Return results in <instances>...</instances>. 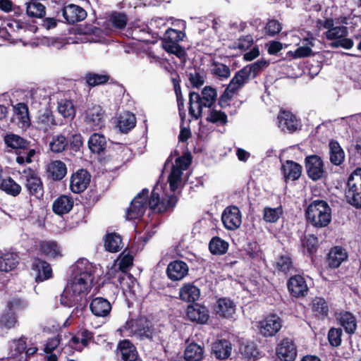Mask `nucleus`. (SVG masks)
I'll list each match as a JSON object with an SVG mask.
<instances>
[{
    "label": "nucleus",
    "mask_w": 361,
    "mask_h": 361,
    "mask_svg": "<svg viewBox=\"0 0 361 361\" xmlns=\"http://www.w3.org/2000/svg\"><path fill=\"white\" fill-rule=\"evenodd\" d=\"M136 118L130 112H125L120 115L118 126L123 133H127L135 126Z\"/></svg>",
    "instance_id": "nucleus-42"
},
{
    "label": "nucleus",
    "mask_w": 361,
    "mask_h": 361,
    "mask_svg": "<svg viewBox=\"0 0 361 361\" xmlns=\"http://www.w3.org/2000/svg\"><path fill=\"white\" fill-rule=\"evenodd\" d=\"M221 220L226 228L235 230L242 224V216L240 209L235 206L226 207L222 215Z\"/></svg>",
    "instance_id": "nucleus-14"
},
{
    "label": "nucleus",
    "mask_w": 361,
    "mask_h": 361,
    "mask_svg": "<svg viewBox=\"0 0 361 361\" xmlns=\"http://www.w3.org/2000/svg\"><path fill=\"white\" fill-rule=\"evenodd\" d=\"M27 13L31 17L42 18L45 14V7L39 2H30L27 5Z\"/></svg>",
    "instance_id": "nucleus-54"
},
{
    "label": "nucleus",
    "mask_w": 361,
    "mask_h": 361,
    "mask_svg": "<svg viewBox=\"0 0 361 361\" xmlns=\"http://www.w3.org/2000/svg\"><path fill=\"white\" fill-rule=\"evenodd\" d=\"M74 200L72 197L62 195L56 198L52 204L53 212L58 215L68 214L73 207Z\"/></svg>",
    "instance_id": "nucleus-25"
},
{
    "label": "nucleus",
    "mask_w": 361,
    "mask_h": 361,
    "mask_svg": "<svg viewBox=\"0 0 361 361\" xmlns=\"http://www.w3.org/2000/svg\"><path fill=\"white\" fill-rule=\"evenodd\" d=\"M207 120L218 126H224L227 123V116L221 110L212 109L209 110Z\"/></svg>",
    "instance_id": "nucleus-50"
},
{
    "label": "nucleus",
    "mask_w": 361,
    "mask_h": 361,
    "mask_svg": "<svg viewBox=\"0 0 361 361\" xmlns=\"http://www.w3.org/2000/svg\"><path fill=\"white\" fill-rule=\"evenodd\" d=\"M84 121L91 130H97L102 128L105 125L104 110L99 105L89 108L85 114Z\"/></svg>",
    "instance_id": "nucleus-11"
},
{
    "label": "nucleus",
    "mask_w": 361,
    "mask_h": 361,
    "mask_svg": "<svg viewBox=\"0 0 361 361\" xmlns=\"http://www.w3.org/2000/svg\"><path fill=\"white\" fill-rule=\"evenodd\" d=\"M63 16L68 23H74L84 20L87 16V12L78 5L69 4L64 6Z\"/></svg>",
    "instance_id": "nucleus-24"
},
{
    "label": "nucleus",
    "mask_w": 361,
    "mask_h": 361,
    "mask_svg": "<svg viewBox=\"0 0 361 361\" xmlns=\"http://www.w3.org/2000/svg\"><path fill=\"white\" fill-rule=\"evenodd\" d=\"M31 270L32 274L35 276L37 282L44 281L52 276V269L50 265L39 259H34Z\"/></svg>",
    "instance_id": "nucleus-20"
},
{
    "label": "nucleus",
    "mask_w": 361,
    "mask_h": 361,
    "mask_svg": "<svg viewBox=\"0 0 361 361\" xmlns=\"http://www.w3.org/2000/svg\"><path fill=\"white\" fill-rule=\"evenodd\" d=\"M281 171L286 181L295 180L300 178L302 167L296 162L288 160L282 164Z\"/></svg>",
    "instance_id": "nucleus-26"
},
{
    "label": "nucleus",
    "mask_w": 361,
    "mask_h": 361,
    "mask_svg": "<svg viewBox=\"0 0 361 361\" xmlns=\"http://www.w3.org/2000/svg\"><path fill=\"white\" fill-rule=\"evenodd\" d=\"M19 178L24 183L29 194L40 199L44 195V188L41 178L37 173L30 168H26L18 171Z\"/></svg>",
    "instance_id": "nucleus-7"
},
{
    "label": "nucleus",
    "mask_w": 361,
    "mask_h": 361,
    "mask_svg": "<svg viewBox=\"0 0 361 361\" xmlns=\"http://www.w3.org/2000/svg\"><path fill=\"white\" fill-rule=\"evenodd\" d=\"M278 357L283 361H293L297 356V348L290 338H283L276 348Z\"/></svg>",
    "instance_id": "nucleus-17"
},
{
    "label": "nucleus",
    "mask_w": 361,
    "mask_h": 361,
    "mask_svg": "<svg viewBox=\"0 0 361 361\" xmlns=\"http://www.w3.org/2000/svg\"><path fill=\"white\" fill-rule=\"evenodd\" d=\"M200 295V289L192 283H185L179 290L180 299L185 302H195Z\"/></svg>",
    "instance_id": "nucleus-27"
},
{
    "label": "nucleus",
    "mask_w": 361,
    "mask_h": 361,
    "mask_svg": "<svg viewBox=\"0 0 361 361\" xmlns=\"http://www.w3.org/2000/svg\"><path fill=\"white\" fill-rule=\"evenodd\" d=\"M313 38H305L302 41V45L299 47L295 51H290L288 55L293 59H298L308 56L312 53V47H313Z\"/></svg>",
    "instance_id": "nucleus-39"
},
{
    "label": "nucleus",
    "mask_w": 361,
    "mask_h": 361,
    "mask_svg": "<svg viewBox=\"0 0 361 361\" xmlns=\"http://www.w3.org/2000/svg\"><path fill=\"white\" fill-rule=\"evenodd\" d=\"M187 317L192 322L205 324L209 318L207 309L199 304L190 305L187 308Z\"/></svg>",
    "instance_id": "nucleus-23"
},
{
    "label": "nucleus",
    "mask_w": 361,
    "mask_h": 361,
    "mask_svg": "<svg viewBox=\"0 0 361 361\" xmlns=\"http://www.w3.org/2000/svg\"><path fill=\"white\" fill-rule=\"evenodd\" d=\"M19 262V258L16 253L6 252L0 255V271H10L14 269Z\"/></svg>",
    "instance_id": "nucleus-30"
},
{
    "label": "nucleus",
    "mask_w": 361,
    "mask_h": 361,
    "mask_svg": "<svg viewBox=\"0 0 361 361\" xmlns=\"http://www.w3.org/2000/svg\"><path fill=\"white\" fill-rule=\"evenodd\" d=\"M240 351L241 355L248 360L255 359L258 356L259 352L255 344L252 342L243 343L240 345Z\"/></svg>",
    "instance_id": "nucleus-52"
},
{
    "label": "nucleus",
    "mask_w": 361,
    "mask_h": 361,
    "mask_svg": "<svg viewBox=\"0 0 361 361\" xmlns=\"http://www.w3.org/2000/svg\"><path fill=\"white\" fill-rule=\"evenodd\" d=\"M209 250L215 255H223L228 248V243L219 237L213 238L209 245Z\"/></svg>",
    "instance_id": "nucleus-47"
},
{
    "label": "nucleus",
    "mask_w": 361,
    "mask_h": 361,
    "mask_svg": "<svg viewBox=\"0 0 361 361\" xmlns=\"http://www.w3.org/2000/svg\"><path fill=\"white\" fill-rule=\"evenodd\" d=\"M259 331L264 337L276 335L282 327V320L276 314L267 316L259 323Z\"/></svg>",
    "instance_id": "nucleus-12"
},
{
    "label": "nucleus",
    "mask_w": 361,
    "mask_h": 361,
    "mask_svg": "<svg viewBox=\"0 0 361 361\" xmlns=\"http://www.w3.org/2000/svg\"><path fill=\"white\" fill-rule=\"evenodd\" d=\"M317 27L319 30H326L324 36L326 40L330 41V47L333 48L341 47L350 49L353 47V41L348 37V27L343 25H334L332 19L318 20Z\"/></svg>",
    "instance_id": "nucleus-4"
},
{
    "label": "nucleus",
    "mask_w": 361,
    "mask_h": 361,
    "mask_svg": "<svg viewBox=\"0 0 361 361\" xmlns=\"http://www.w3.org/2000/svg\"><path fill=\"white\" fill-rule=\"evenodd\" d=\"M305 214L307 223L316 228L326 227L331 221V209L323 200H314L310 203Z\"/></svg>",
    "instance_id": "nucleus-5"
},
{
    "label": "nucleus",
    "mask_w": 361,
    "mask_h": 361,
    "mask_svg": "<svg viewBox=\"0 0 361 361\" xmlns=\"http://www.w3.org/2000/svg\"><path fill=\"white\" fill-rule=\"evenodd\" d=\"M35 154V149H28L17 154L16 161L19 164H30L32 162V158Z\"/></svg>",
    "instance_id": "nucleus-62"
},
{
    "label": "nucleus",
    "mask_w": 361,
    "mask_h": 361,
    "mask_svg": "<svg viewBox=\"0 0 361 361\" xmlns=\"http://www.w3.org/2000/svg\"><path fill=\"white\" fill-rule=\"evenodd\" d=\"M95 267L86 259L78 260L61 295V302L67 307L80 302L90 293L94 278Z\"/></svg>",
    "instance_id": "nucleus-1"
},
{
    "label": "nucleus",
    "mask_w": 361,
    "mask_h": 361,
    "mask_svg": "<svg viewBox=\"0 0 361 361\" xmlns=\"http://www.w3.org/2000/svg\"><path fill=\"white\" fill-rule=\"evenodd\" d=\"M163 48L168 52L174 54L178 56L183 54V50L178 44V42H172L169 40H163Z\"/></svg>",
    "instance_id": "nucleus-59"
},
{
    "label": "nucleus",
    "mask_w": 361,
    "mask_h": 361,
    "mask_svg": "<svg viewBox=\"0 0 361 361\" xmlns=\"http://www.w3.org/2000/svg\"><path fill=\"white\" fill-rule=\"evenodd\" d=\"M305 167L307 175L312 180H317L324 176V163L319 156L307 157L305 159Z\"/></svg>",
    "instance_id": "nucleus-15"
},
{
    "label": "nucleus",
    "mask_w": 361,
    "mask_h": 361,
    "mask_svg": "<svg viewBox=\"0 0 361 361\" xmlns=\"http://www.w3.org/2000/svg\"><path fill=\"white\" fill-rule=\"evenodd\" d=\"M249 69L243 68L233 78L224 94L219 98V103L223 106L238 90L241 88L249 80Z\"/></svg>",
    "instance_id": "nucleus-10"
},
{
    "label": "nucleus",
    "mask_w": 361,
    "mask_h": 361,
    "mask_svg": "<svg viewBox=\"0 0 361 361\" xmlns=\"http://www.w3.org/2000/svg\"><path fill=\"white\" fill-rule=\"evenodd\" d=\"M118 278L121 287L123 290H130L135 282L133 277L126 272H118Z\"/></svg>",
    "instance_id": "nucleus-58"
},
{
    "label": "nucleus",
    "mask_w": 361,
    "mask_h": 361,
    "mask_svg": "<svg viewBox=\"0 0 361 361\" xmlns=\"http://www.w3.org/2000/svg\"><path fill=\"white\" fill-rule=\"evenodd\" d=\"M190 162L191 160L189 155H184L176 159L168 178L171 191L173 192L181 187L183 184V172L188 168Z\"/></svg>",
    "instance_id": "nucleus-9"
},
{
    "label": "nucleus",
    "mask_w": 361,
    "mask_h": 361,
    "mask_svg": "<svg viewBox=\"0 0 361 361\" xmlns=\"http://www.w3.org/2000/svg\"><path fill=\"white\" fill-rule=\"evenodd\" d=\"M58 112L64 118H73L75 114V109L71 100L61 99L58 103Z\"/></svg>",
    "instance_id": "nucleus-45"
},
{
    "label": "nucleus",
    "mask_w": 361,
    "mask_h": 361,
    "mask_svg": "<svg viewBox=\"0 0 361 361\" xmlns=\"http://www.w3.org/2000/svg\"><path fill=\"white\" fill-rule=\"evenodd\" d=\"M282 214L281 207L276 208L265 207L263 212V219L266 222L275 223L280 219Z\"/></svg>",
    "instance_id": "nucleus-49"
},
{
    "label": "nucleus",
    "mask_w": 361,
    "mask_h": 361,
    "mask_svg": "<svg viewBox=\"0 0 361 361\" xmlns=\"http://www.w3.org/2000/svg\"><path fill=\"white\" fill-rule=\"evenodd\" d=\"M148 196L149 190L143 189L133 199L126 212V218L128 220L142 217L147 206L154 212H164L173 208L177 202V197L173 195H166L164 190V185L161 183L156 185L149 200Z\"/></svg>",
    "instance_id": "nucleus-2"
},
{
    "label": "nucleus",
    "mask_w": 361,
    "mask_h": 361,
    "mask_svg": "<svg viewBox=\"0 0 361 361\" xmlns=\"http://www.w3.org/2000/svg\"><path fill=\"white\" fill-rule=\"evenodd\" d=\"M232 346L226 340H219L213 343L212 353L215 357L220 360L228 358L231 353Z\"/></svg>",
    "instance_id": "nucleus-28"
},
{
    "label": "nucleus",
    "mask_w": 361,
    "mask_h": 361,
    "mask_svg": "<svg viewBox=\"0 0 361 361\" xmlns=\"http://www.w3.org/2000/svg\"><path fill=\"white\" fill-rule=\"evenodd\" d=\"M109 22L116 29H123L126 27L128 22V17L123 13H113L110 18Z\"/></svg>",
    "instance_id": "nucleus-56"
},
{
    "label": "nucleus",
    "mask_w": 361,
    "mask_h": 361,
    "mask_svg": "<svg viewBox=\"0 0 361 361\" xmlns=\"http://www.w3.org/2000/svg\"><path fill=\"white\" fill-rule=\"evenodd\" d=\"M47 171L54 180H59L66 175L67 169L62 161H54L49 164Z\"/></svg>",
    "instance_id": "nucleus-38"
},
{
    "label": "nucleus",
    "mask_w": 361,
    "mask_h": 361,
    "mask_svg": "<svg viewBox=\"0 0 361 361\" xmlns=\"http://www.w3.org/2000/svg\"><path fill=\"white\" fill-rule=\"evenodd\" d=\"M93 338L92 333L88 330H81L76 336L73 337L70 341V345L77 350H81L86 347L90 341Z\"/></svg>",
    "instance_id": "nucleus-35"
},
{
    "label": "nucleus",
    "mask_w": 361,
    "mask_h": 361,
    "mask_svg": "<svg viewBox=\"0 0 361 361\" xmlns=\"http://www.w3.org/2000/svg\"><path fill=\"white\" fill-rule=\"evenodd\" d=\"M292 267V262L288 256H281L276 262V268L278 270L286 273Z\"/></svg>",
    "instance_id": "nucleus-64"
},
{
    "label": "nucleus",
    "mask_w": 361,
    "mask_h": 361,
    "mask_svg": "<svg viewBox=\"0 0 361 361\" xmlns=\"http://www.w3.org/2000/svg\"><path fill=\"white\" fill-rule=\"evenodd\" d=\"M336 319L347 333H355L357 322L353 314L349 312H341L336 314Z\"/></svg>",
    "instance_id": "nucleus-29"
},
{
    "label": "nucleus",
    "mask_w": 361,
    "mask_h": 361,
    "mask_svg": "<svg viewBox=\"0 0 361 361\" xmlns=\"http://www.w3.org/2000/svg\"><path fill=\"white\" fill-rule=\"evenodd\" d=\"M347 258L348 254L344 249L335 247L329 254V265L332 268H337Z\"/></svg>",
    "instance_id": "nucleus-36"
},
{
    "label": "nucleus",
    "mask_w": 361,
    "mask_h": 361,
    "mask_svg": "<svg viewBox=\"0 0 361 361\" xmlns=\"http://www.w3.org/2000/svg\"><path fill=\"white\" fill-rule=\"evenodd\" d=\"M185 34L179 30L169 28L164 35V40H169L172 42H179L183 39Z\"/></svg>",
    "instance_id": "nucleus-63"
},
{
    "label": "nucleus",
    "mask_w": 361,
    "mask_h": 361,
    "mask_svg": "<svg viewBox=\"0 0 361 361\" xmlns=\"http://www.w3.org/2000/svg\"><path fill=\"white\" fill-rule=\"evenodd\" d=\"M67 145L66 138L63 135H57L53 137L49 146L52 152L59 153L63 152Z\"/></svg>",
    "instance_id": "nucleus-55"
},
{
    "label": "nucleus",
    "mask_w": 361,
    "mask_h": 361,
    "mask_svg": "<svg viewBox=\"0 0 361 361\" xmlns=\"http://www.w3.org/2000/svg\"><path fill=\"white\" fill-rule=\"evenodd\" d=\"M41 251L47 257H56L61 256V248L56 243L52 241H44L40 244Z\"/></svg>",
    "instance_id": "nucleus-46"
},
{
    "label": "nucleus",
    "mask_w": 361,
    "mask_h": 361,
    "mask_svg": "<svg viewBox=\"0 0 361 361\" xmlns=\"http://www.w3.org/2000/svg\"><path fill=\"white\" fill-rule=\"evenodd\" d=\"M236 306L233 300L228 298H219L214 305V312L221 318L232 319L235 313Z\"/></svg>",
    "instance_id": "nucleus-16"
},
{
    "label": "nucleus",
    "mask_w": 361,
    "mask_h": 361,
    "mask_svg": "<svg viewBox=\"0 0 361 361\" xmlns=\"http://www.w3.org/2000/svg\"><path fill=\"white\" fill-rule=\"evenodd\" d=\"M288 289L290 294L295 298L304 297L308 292L306 281L300 275H295L290 278L288 282Z\"/></svg>",
    "instance_id": "nucleus-21"
},
{
    "label": "nucleus",
    "mask_w": 361,
    "mask_h": 361,
    "mask_svg": "<svg viewBox=\"0 0 361 361\" xmlns=\"http://www.w3.org/2000/svg\"><path fill=\"white\" fill-rule=\"evenodd\" d=\"M90 182V175L84 169L74 173L71 178L70 188L74 193L83 192Z\"/></svg>",
    "instance_id": "nucleus-18"
},
{
    "label": "nucleus",
    "mask_w": 361,
    "mask_h": 361,
    "mask_svg": "<svg viewBox=\"0 0 361 361\" xmlns=\"http://www.w3.org/2000/svg\"><path fill=\"white\" fill-rule=\"evenodd\" d=\"M204 348L195 343H190L184 351L185 361H200L204 356Z\"/></svg>",
    "instance_id": "nucleus-34"
},
{
    "label": "nucleus",
    "mask_w": 361,
    "mask_h": 361,
    "mask_svg": "<svg viewBox=\"0 0 361 361\" xmlns=\"http://www.w3.org/2000/svg\"><path fill=\"white\" fill-rule=\"evenodd\" d=\"M217 93L215 89L206 86L201 94L190 92L189 95V114L195 119L200 117L203 107L210 108L216 101Z\"/></svg>",
    "instance_id": "nucleus-6"
},
{
    "label": "nucleus",
    "mask_w": 361,
    "mask_h": 361,
    "mask_svg": "<svg viewBox=\"0 0 361 361\" xmlns=\"http://www.w3.org/2000/svg\"><path fill=\"white\" fill-rule=\"evenodd\" d=\"M133 258L130 255H121L118 259V269H120V272H126V270L133 264ZM117 265H114V269L116 270Z\"/></svg>",
    "instance_id": "nucleus-61"
},
{
    "label": "nucleus",
    "mask_w": 361,
    "mask_h": 361,
    "mask_svg": "<svg viewBox=\"0 0 361 361\" xmlns=\"http://www.w3.org/2000/svg\"><path fill=\"white\" fill-rule=\"evenodd\" d=\"M90 308L94 316L105 318L110 314L112 307L108 300L97 297L91 301Z\"/></svg>",
    "instance_id": "nucleus-22"
},
{
    "label": "nucleus",
    "mask_w": 361,
    "mask_h": 361,
    "mask_svg": "<svg viewBox=\"0 0 361 361\" xmlns=\"http://www.w3.org/2000/svg\"><path fill=\"white\" fill-rule=\"evenodd\" d=\"M18 323L16 314L11 309L9 311L4 313L0 317V326L10 329L14 328Z\"/></svg>",
    "instance_id": "nucleus-53"
},
{
    "label": "nucleus",
    "mask_w": 361,
    "mask_h": 361,
    "mask_svg": "<svg viewBox=\"0 0 361 361\" xmlns=\"http://www.w3.org/2000/svg\"><path fill=\"white\" fill-rule=\"evenodd\" d=\"M277 125L281 131L293 133L298 129L300 121L291 112L281 111L277 116Z\"/></svg>",
    "instance_id": "nucleus-13"
},
{
    "label": "nucleus",
    "mask_w": 361,
    "mask_h": 361,
    "mask_svg": "<svg viewBox=\"0 0 361 361\" xmlns=\"http://www.w3.org/2000/svg\"><path fill=\"white\" fill-rule=\"evenodd\" d=\"M16 118L20 123L22 128L30 126V119L29 116L27 106L24 103H18L14 106Z\"/></svg>",
    "instance_id": "nucleus-41"
},
{
    "label": "nucleus",
    "mask_w": 361,
    "mask_h": 361,
    "mask_svg": "<svg viewBox=\"0 0 361 361\" xmlns=\"http://www.w3.org/2000/svg\"><path fill=\"white\" fill-rule=\"evenodd\" d=\"M4 142L7 147L16 149H25L28 142L20 136L10 133L4 137Z\"/></svg>",
    "instance_id": "nucleus-44"
},
{
    "label": "nucleus",
    "mask_w": 361,
    "mask_h": 361,
    "mask_svg": "<svg viewBox=\"0 0 361 361\" xmlns=\"http://www.w3.org/2000/svg\"><path fill=\"white\" fill-rule=\"evenodd\" d=\"M26 342L25 338H20L17 340H14L11 344V355L13 357L18 356L25 350Z\"/></svg>",
    "instance_id": "nucleus-57"
},
{
    "label": "nucleus",
    "mask_w": 361,
    "mask_h": 361,
    "mask_svg": "<svg viewBox=\"0 0 361 361\" xmlns=\"http://www.w3.org/2000/svg\"><path fill=\"white\" fill-rule=\"evenodd\" d=\"M37 124L44 131L48 130L54 124L52 114L49 111L41 113L37 118Z\"/></svg>",
    "instance_id": "nucleus-51"
},
{
    "label": "nucleus",
    "mask_w": 361,
    "mask_h": 361,
    "mask_svg": "<svg viewBox=\"0 0 361 361\" xmlns=\"http://www.w3.org/2000/svg\"><path fill=\"white\" fill-rule=\"evenodd\" d=\"M329 146L331 162L336 166L341 164L345 159V153L338 142L331 140Z\"/></svg>",
    "instance_id": "nucleus-37"
},
{
    "label": "nucleus",
    "mask_w": 361,
    "mask_h": 361,
    "mask_svg": "<svg viewBox=\"0 0 361 361\" xmlns=\"http://www.w3.org/2000/svg\"><path fill=\"white\" fill-rule=\"evenodd\" d=\"M0 189L6 194L13 197L18 196L22 190L21 186L11 177H8L1 180Z\"/></svg>",
    "instance_id": "nucleus-40"
},
{
    "label": "nucleus",
    "mask_w": 361,
    "mask_h": 361,
    "mask_svg": "<svg viewBox=\"0 0 361 361\" xmlns=\"http://www.w3.org/2000/svg\"><path fill=\"white\" fill-rule=\"evenodd\" d=\"M311 307L312 312L318 317L324 318L328 315L329 307L326 300L322 298H314L312 301Z\"/></svg>",
    "instance_id": "nucleus-43"
},
{
    "label": "nucleus",
    "mask_w": 361,
    "mask_h": 361,
    "mask_svg": "<svg viewBox=\"0 0 361 361\" xmlns=\"http://www.w3.org/2000/svg\"><path fill=\"white\" fill-rule=\"evenodd\" d=\"M347 185L345 195L348 202L357 208L361 207V168L350 174Z\"/></svg>",
    "instance_id": "nucleus-8"
},
{
    "label": "nucleus",
    "mask_w": 361,
    "mask_h": 361,
    "mask_svg": "<svg viewBox=\"0 0 361 361\" xmlns=\"http://www.w3.org/2000/svg\"><path fill=\"white\" fill-rule=\"evenodd\" d=\"M109 79V76L106 73H90L85 75L86 82L92 87L105 84Z\"/></svg>",
    "instance_id": "nucleus-48"
},
{
    "label": "nucleus",
    "mask_w": 361,
    "mask_h": 361,
    "mask_svg": "<svg viewBox=\"0 0 361 361\" xmlns=\"http://www.w3.org/2000/svg\"><path fill=\"white\" fill-rule=\"evenodd\" d=\"M118 331L122 336L135 337L140 340L149 339L154 342H159L165 348L163 336L160 331L155 329L151 323L145 317L129 319L121 326Z\"/></svg>",
    "instance_id": "nucleus-3"
},
{
    "label": "nucleus",
    "mask_w": 361,
    "mask_h": 361,
    "mask_svg": "<svg viewBox=\"0 0 361 361\" xmlns=\"http://www.w3.org/2000/svg\"><path fill=\"white\" fill-rule=\"evenodd\" d=\"M118 348L124 361H139L137 350L129 341L124 340L120 342Z\"/></svg>",
    "instance_id": "nucleus-32"
},
{
    "label": "nucleus",
    "mask_w": 361,
    "mask_h": 361,
    "mask_svg": "<svg viewBox=\"0 0 361 361\" xmlns=\"http://www.w3.org/2000/svg\"><path fill=\"white\" fill-rule=\"evenodd\" d=\"M342 330L341 329L331 328L328 334L329 343L333 346H338L341 343Z\"/></svg>",
    "instance_id": "nucleus-60"
},
{
    "label": "nucleus",
    "mask_w": 361,
    "mask_h": 361,
    "mask_svg": "<svg viewBox=\"0 0 361 361\" xmlns=\"http://www.w3.org/2000/svg\"><path fill=\"white\" fill-rule=\"evenodd\" d=\"M104 242L105 249L110 252H117L123 247L121 235L116 233H107L104 236Z\"/></svg>",
    "instance_id": "nucleus-31"
},
{
    "label": "nucleus",
    "mask_w": 361,
    "mask_h": 361,
    "mask_svg": "<svg viewBox=\"0 0 361 361\" xmlns=\"http://www.w3.org/2000/svg\"><path fill=\"white\" fill-rule=\"evenodd\" d=\"M106 138L99 133H93L88 140V147L92 153L99 154L106 147Z\"/></svg>",
    "instance_id": "nucleus-33"
},
{
    "label": "nucleus",
    "mask_w": 361,
    "mask_h": 361,
    "mask_svg": "<svg viewBox=\"0 0 361 361\" xmlns=\"http://www.w3.org/2000/svg\"><path fill=\"white\" fill-rule=\"evenodd\" d=\"M188 264L180 260H175L170 262L167 267L166 274L169 279L173 281H180L188 274Z\"/></svg>",
    "instance_id": "nucleus-19"
}]
</instances>
